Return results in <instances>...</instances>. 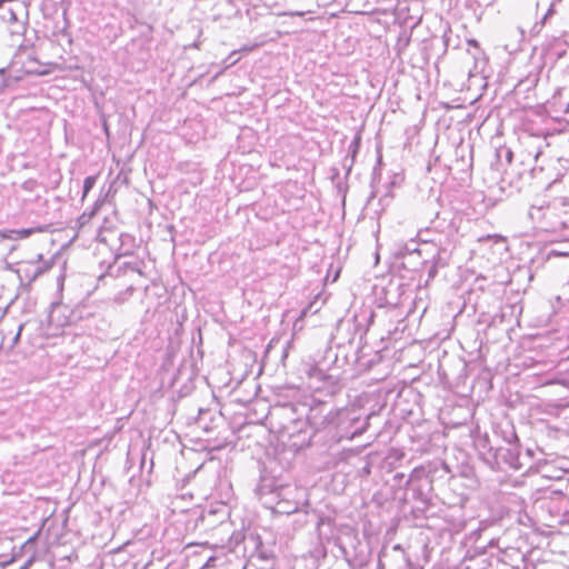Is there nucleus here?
Masks as SVG:
<instances>
[{
	"label": "nucleus",
	"mask_w": 569,
	"mask_h": 569,
	"mask_svg": "<svg viewBox=\"0 0 569 569\" xmlns=\"http://www.w3.org/2000/svg\"><path fill=\"white\" fill-rule=\"evenodd\" d=\"M258 493L261 499L266 497V505H273L272 510L281 515H292L308 505L306 489L297 485H281L268 490L263 481L258 487Z\"/></svg>",
	"instance_id": "nucleus-1"
},
{
	"label": "nucleus",
	"mask_w": 569,
	"mask_h": 569,
	"mask_svg": "<svg viewBox=\"0 0 569 569\" xmlns=\"http://www.w3.org/2000/svg\"><path fill=\"white\" fill-rule=\"evenodd\" d=\"M57 286L58 298L50 303L46 319V333L52 337L62 335L67 327L77 323L83 318V307L77 306L71 308L61 301V295L64 286L63 273L57 277Z\"/></svg>",
	"instance_id": "nucleus-2"
},
{
	"label": "nucleus",
	"mask_w": 569,
	"mask_h": 569,
	"mask_svg": "<svg viewBox=\"0 0 569 569\" xmlns=\"http://www.w3.org/2000/svg\"><path fill=\"white\" fill-rule=\"evenodd\" d=\"M368 419L369 417L362 420L353 409L345 408L329 412L326 417L328 435L336 442L351 440L366 431Z\"/></svg>",
	"instance_id": "nucleus-3"
},
{
	"label": "nucleus",
	"mask_w": 569,
	"mask_h": 569,
	"mask_svg": "<svg viewBox=\"0 0 569 569\" xmlns=\"http://www.w3.org/2000/svg\"><path fill=\"white\" fill-rule=\"evenodd\" d=\"M11 68L27 74L42 76L48 73V70L43 69L42 64L36 58L32 48L23 46H21L14 53L11 61Z\"/></svg>",
	"instance_id": "nucleus-4"
},
{
	"label": "nucleus",
	"mask_w": 569,
	"mask_h": 569,
	"mask_svg": "<svg viewBox=\"0 0 569 569\" xmlns=\"http://www.w3.org/2000/svg\"><path fill=\"white\" fill-rule=\"evenodd\" d=\"M305 411V406H298L295 403L277 405L270 411V419L272 425L278 428V432L282 435L286 431V427L292 426Z\"/></svg>",
	"instance_id": "nucleus-5"
},
{
	"label": "nucleus",
	"mask_w": 569,
	"mask_h": 569,
	"mask_svg": "<svg viewBox=\"0 0 569 569\" xmlns=\"http://www.w3.org/2000/svg\"><path fill=\"white\" fill-rule=\"evenodd\" d=\"M292 440V446L302 448L309 446L312 437V429L302 413L292 426L286 427V431L281 435Z\"/></svg>",
	"instance_id": "nucleus-6"
},
{
	"label": "nucleus",
	"mask_w": 569,
	"mask_h": 569,
	"mask_svg": "<svg viewBox=\"0 0 569 569\" xmlns=\"http://www.w3.org/2000/svg\"><path fill=\"white\" fill-rule=\"evenodd\" d=\"M528 216L537 228L545 231H555L557 222L552 220L555 217V208L549 203L532 204L528 211Z\"/></svg>",
	"instance_id": "nucleus-7"
},
{
	"label": "nucleus",
	"mask_w": 569,
	"mask_h": 569,
	"mask_svg": "<svg viewBox=\"0 0 569 569\" xmlns=\"http://www.w3.org/2000/svg\"><path fill=\"white\" fill-rule=\"evenodd\" d=\"M441 466L448 471L446 462H428L427 465H421L419 467H416L407 481V485L413 481H419L423 478H430L432 473L437 472L438 467Z\"/></svg>",
	"instance_id": "nucleus-8"
},
{
	"label": "nucleus",
	"mask_w": 569,
	"mask_h": 569,
	"mask_svg": "<svg viewBox=\"0 0 569 569\" xmlns=\"http://www.w3.org/2000/svg\"><path fill=\"white\" fill-rule=\"evenodd\" d=\"M502 460L513 470H520L522 463L520 461L519 451L516 446L500 450Z\"/></svg>",
	"instance_id": "nucleus-9"
},
{
	"label": "nucleus",
	"mask_w": 569,
	"mask_h": 569,
	"mask_svg": "<svg viewBox=\"0 0 569 569\" xmlns=\"http://www.w3.org/2000/svg\"><path fill=\"white\" fill-rule=\"evenodd\" d=\"M46 230H47V228L42 227V226H38L34 228L8 230L2 233V237L10 239V240H20V239H26V238L32 236L33 233L43 232Z\"/></svg>",
	"instance_id": "nucleus-10"
},
{
	"label": "nucleus",
	"mask_w": 569,
	"mask_h": 569,
	"mask_svg": "<svg viewBox=\"0 0 569 569\" xmlns=\"http://www.w3.org/2000/svg\"><path fill=\"white\" fill-rule=\"evenodd\" d=\"M419 252L418 244L415 240H410L409 242H406L403 244H399L396 254L403 257L409 253Z\"/></svg>",
	"instance_id": "nucleus-11"
},
{
	"label": "nucleus",
	"mask_w": 569,
	"mask_h": 569,
	"mask_svg": "<svg viewBox=\"0 0 569 569\" xmlns=\"http://www.w3.org/2000/svg\"><path fill=\"white\" fill-rule=\"evenodd\" d=\"M97 182V176H89L83 181L82 200L88 196Z\"/></svg>",
	"instance_id": "nucleus-12"
},
{
	"label": "nucleus",
	"mask_w": 569,
	"mask_h": 569,
	"mask_svg": "<svg viewBox=\"0 0 569 569\" xmlns=\"http://www.w3.org/2000/svg\"><path fill=\"white\" fill-rule=\"evenodd\" d=\"M47 268H44L43 266L39 264V263H34L31 266V270H30V280H34L36 278H38L40 274H42L44 271H46Z\"/></svg>",
	"instance_id": "nucleus-13"
},
{
	"label": "nucleus",
	"mask_w": 569,
	"mask_h": 569,
	"mask_svg": "<svg viewBox=\"0 0 569 569\" xmlns=\"http://www.w3.org/2000/svg\"><path fill=\"white\" fill-rule=\"evenodd\" d=\"M21 187L24 191L33 192L39 187V183L34 179H28L22 183Z\"/></svg>",
	"instance_id": "nucleus-14"
},
{
	"label": "nucleus",
	"mask_w": 569,
	"mask_h": 569,
	"mask_svg": "<svg viewBox=\"0 0 569 569\" xmlns=\"http://www.w3.org/2000/svg\"><path fill=\"white\" fill-rule=\"evenodd\" d=\"M2 19L10 21V22H16L18 20V18H17L14 9L8 8L6 10V12L2 14Z\"/></svg>",
	"instance_id": "nucleus-15"
},
{
	"label": "nucleus",
	"mask_w": 569,
	"mask_h": 569,
	"mask_svg": "<svg viewBox=\"0 0 569 569\" xmlns=\"http://www.w3.org/2000/svg\"><path fill=\"white\" fill-rule=\"evenodd\" d=\"M360 146V137H356L349 146V151L352 153V158H355L358 152Z\"/></svg>",
	"instance_id": "nucleus-16"
},
{
	"label": "nucleus",
	"mask_w": 569,
	"mask_h": 569,
	"mask_svg": "<svg viewBox=\"0 0 569 569\" xmlns=\"http://www.w3.org/2000/svg\"><path fill=\"white\" fill-rule=\"evenodd\" d=\"M488 239H496V241L502 240V238L500 236H498V234H487V236H483V237H479L478 241L482 242V241L488 240Z\"/></svg>",
	"instance_id": "nucleus-17"
},
{
	"label": "nucleus",
	"mask_w": 569,
	"mask_h": 569,
	"mask_svg": "<svg viewBox=\"0 0 569 569\" xmlns=\"http://www.w3.org/2000/svg\"><path fill=\"white\" fill-rule=\"evenodd\" d=\"M22 329H23V325H20L18 328V331L16 332L14 337L12 338V343L10 347H13L19 341Z\"/></svg>",
	"instance_id": "nucleus-18"
},
{
	"label": "nucleus",
	"mask_w": 569,
	"mask_h": 569,
	"mask_svg": "<svg viewBox=\"0 0 569 569\" xmlns=\"http://www.w3.org/2000/svg\"><path fill=\"white\" fill-rule=\"evenodd\" d=\"M503 152H505V157H506L507 162L510 163L511 160H512V157H513L512 151L510 149H505Z\"/></svg>",
	"instance_id": "nucleus-19"
},
{
	"label": "nucleus",
	"mask_w": 569,
	"mask_h": 569,
	"mask_svg": "<svg viewBox=\"0 0 569 569\" xmlns=\"http://www.w3.org/2000/svg\"><path fill=\"white\" fill-rule=\"evenodd\" d=\"M467 43H468V46H470V47H473V48L479 49V43H478V41H477V40H475V39H469V40L467 41Z\"/></svg>",
	"instance_id": "nucleus-20"
},
{
	"label": "nucleus",
	"mask_w": 569,
	"mask_h": 569,
	"mask_svg": "<svg viewBox=\"0 0 569 569\" xmlns=\"http://www.w3.org/2000/svg\"><path fill=\"white\" fill-rule=\"evenodd\" d=\"M393 550H395V551L403 552V548H402V546H401V545H395V546H393Z\"/></svg>",
	"instance_id": "nucleus-21"
},
{
	"label": "nucleus",
	"mask_w": 569,
	"mask_h": 569,
	"mask_svg": "<svg viewBox=\"0 0 569 569\" xmlns=\"http://www.w3.org/2000/svg\"><path fill=\"white\" fill-rule=\"evenodd\" d=\"M552 12H553V6H551V7L549 8V10H548L547 14L545 16V19H546L549 14H551Z\"/></svg>",
	"instance_id": "nucleus-22"
},
{
	"label": "nucleus",
	"mask_w": 569,
	"mask_h": 569,
	"mask_svg": "<svg viewBox=\"0 0 569 569\" xmlns=\"http://www.w3.org/2000/svg\"><path fill=\"white\" fill-rule=\"evenodd\" d=\"M9 0H0V9H3L4 7V3L8 2Z\"/></svg>",
	"instance_id": "nucleus-23"
},
{
	"label": "nucleus",
	"mask_w": 569,
	"mask_h": 569,
	"mask_svg": "<svg viewBox=\"0 0 569 569\" xmlns=\"http://www.w3.org/2000/svg\"><path fill=\"white\" fill-rule=\"evenodd\" d=\"M402 477H403V473H397V475L395 476V478H396V479H402Z\"/></svg>",
	"instance_id": "nucleus-24"
},
{
	"label": "nucleus",
	"mask_w": 569,
	"mask_h": 569,
	"mask_svg": "<svg viewBox=\"0 0 569 569\" xmlns=\"http://www.w3.org/2000/svg\"><path fill=\"white\" fill-rule=\"evenodd\" d=\"M132 291H133V288H131V287L127 289V292H129L130 295L132 293Z\"/></svg>",
	"instance_id": "nucleus-25"
},
{
	"label": "nucleus",
	"mask_w": 569,
	"mask_h": 569,
	"mask_svg": "<svg viewBox=\"0 0 569 569\" xmlns=\"http://www.w3.org/2000/svg\"><path fill=\"white\" fill-rule=\"evenodd\" d=\"M512 438H513L515 440H518L517 435H516L515 432H512Z\"/></svg>",
	"instance_id": "nucleus-26"
},
{
	"label": "nucleus",
	"mask_w": 569,
	"mask_h": 569,
	"mask_svg": "<svg viewBox=\"0 0 569 569\" xmlns=\"http://www.w3.org/2000/svg\"><path fill=\"white\" fill-rule=\"evenodd\" d=\"M116 300L117 301H122V299L120 297H116Z\"/></svg>",
	"instance_id": "nucleus-27"
}]
</instances>
